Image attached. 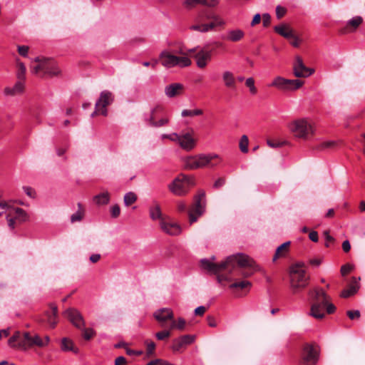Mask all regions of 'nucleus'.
<instances>
[{
  "label": "nucleus",
  "mask_w": 365,
  "mask_h": 365,
  "mask_svg": "<svg viewBox=\"0 0 365 365\" xmlns=\"http://www.w3.org/2000/svg\"><path fill=\"white\" fill-rule=\"evenodd\" d=\"M177 142L185 150H191L195 146V140L190 132L179 135V140Z\"/></svg>",
  "instance_id": "4be33fe9"
},
{
  "label": "nucleus",
  "mask_w": 365,
  "mask_h": 365,
  "mask_svg": "<svg viewBox=\"0 0 365 365\" xmlns=\"http://www.w3.org/2000/svg\"><path fill=\"white\" fill-rule=\"evenodd\" d=\"M267 145L270 148H272L281 147V146H282L284 145H286L287 143V141H274V140H269V139L267 140Z\"/></svg>",
  "instance_id": "de8ad7c7"
},
{
  "label": "nucleus",
  "mask_w": 365,
  "mask_h": 365,
  "mask_svg": "<svg viewBox=\"0 0 365 365\" xmlns=\"http://www.w3.org/2000/svg\"><path fill=\"white\" fill-rule=\"evenodd\" d=\"M218 159V155H199L188 157L185 160V166L187 169L194 170L205 166H215L217 162L213 163V160Z\"/></svg>",
  "instance_id": "9d476101"
},
{
  "label": "nucleus",
  "mask_w": 365,
  "mask_h": 365,
  "mask_svg": "<svg viewBox=\"0 0 365 365\" xmlns=\"http://www.w3.org/2000/svg\"><path fill=\"white\" fill-rule=\"evenodd\" d=\"M310 297V312L309 315L317 319L324 318L326 313L333 314L336 310V307L330 303V297L322 289L315 288L309 290Z\"/></svg>",
  "instance_id": "7ed1b4c3"
},
{
  "label": "nucleus",
  "mask_w": 365,
  "mask_h": 365,
  "mask_svg": "<svg viewBox=\"0 0 365 365\" xmlns=\"http://www.w3.org/2000/svg\"><path fill=\"white\" fill-rule=\"evenodd\" d=\"M64 314L76 328L81 329L84 327L85 321L83 317L76 309L69 308L65 311Z\"/></svg>",
  "instance_id": "f3484780"
},
{
  "label": "nucleus",
  "mask_w": 365,
  "mask_h": 365,
  "mask_svg": "<svg viewBox=\"0 0 365 365\" xmlns=\"http://www.w3.org/2000/svg\"><path fill=\"white\" fill-rule=\"evenodd\" d=\"M202 114L203 110L202 109L183 110L181 113L182 117H192L195 115H201Z\"/></svg>",
  "instance_id": "a19ab883"
},
{
  "label": "nucleus",
  "mask_w": 365,
  "mask_h": 365,
  "mask_svg": "<svg viewBox=\"0 0 365 365\" xmlns=\"http://www.w3.org/2000/svg\"><path fill=\"white\" fill-rule=\"evenodd\" d=\"M186 325V322L182 318H179L178 321H175L173 319L171 321V324L170 326V329H177L180 331H182L185 329Z\"/></svg>",
  "instance_id": "4c0bfd02"
},
{
  "label": "nucleus",
  "mask_w": 365,
  "mask_h": 365,
  "mask_svg": "<svg viewBox=\"0 0 365 365\" xmlns=\"http://www.w3.org/2000/svg\"><path fill=\"white\" fill-rule=\"evenodd\" d=\"M201 264L204 269L217 275L219 283L233 282L229 285L232 290L248 292L252 283L245 279L251 277L257 270L255 262L242 253L230 255L220 263H213L203 259Z\"/></svg>",
  "instance_id": "f257e3e1"
},
{
  "label": "nucleus",
  "mask_w": 365,
  "mask_h": 365,
  "mask_svg": "<svg viewBox=\"0 0 365 365\" xmlns=\"http://www.w3.org/2000/svg\"><path fill=\"white\" fill-rule=\"evenodd\" d=\"M353 269V267L349 264H346L341 267V274L342 276L348 274Z\"/></svg>",
  "instance_id": "603ef678"
},
{
  "label": "nucleus",
  "mask_w": 365,
  "mask_h": 365,
  "mask_svg": "<svg viewBox=\"0 0 365 365\" xmlns=\"http://www.w3.org/2000/svg\"><path fill=\"white\" fill-rule=\"evenodd\" d=\"M289 245L290 242H287L279 246L276 250L275 254L273 257V261H275L277 260V259L282 257L285 254V252H287Z\"/></svg>",
  "instance_id": "c9c22d12"
},
{
  "label": "nucleus",
  "mask_w": 365,
  "mask_h": 365,
  "mask_svg": "<svg viewBox=\"0 0 365 365\" xmlns=\"http://www.w3.org/2000/svg\"><path fill=\"white\" fill-rule=\"evenodd\" d=\"M225 183V179L223 178H220L215 181V182L214 184V187L215 188H219V187H222V185H224Z\"/></svg>",
  "instance_id": "338daca9"
},
{
  "label": "nucleus",
  "mask_w": 365,
  "mask_h": 365,
  "mask_svg": "<svg viewBox=\"0 0 365 365\" xmlns=\"http://www.w3.org/2000/svg\"><path fill=\"white\" fill-rule=\"evenodd\" d=\"M289 129L294 137L307 140L314 134L313 124L305 118L297 119L289 125Z\"/></svg>",
  "instance_id": "6e6552de"
},
{
  "label": "nucleus",
  "mask_w": 365,
  "mask_h": 365,
  "mask_svg": "<svg viewBox=\"0 0 365 365\" xmlns=\"http://www.w3.org/2000/svg\"><path fill=\"white\" fill-rule=\"evenodd\" d=\"M162 138L163 139H169L173 142H177L178 140H179V135L177 134L176 133H173L171 134H163L162 135Z\"/></svg>",
  "instance_id": "8fccbe9b"
},
{
  "label": "nucleus",
  "mask_w": 365,
  "mask_h": 365,
  "mask_svg": "<svg viewBox=\"0 0 365 365\" xmlns=\"http://www.w3.org/2000/svg\"><path fill=\"white\" fill-rule=\"evenodd\" d=\"M225 24V20L218 14L212 11L204 10L196 16L190 29L200 33H207L222 29Z\"/></svg>",
  "instance_id": "20e7f679"
},
{
  "label": "nucleus",
  "mask_w": 365,
  "mask_h": 365,
  "mask_svg": "<svg viewBox=\"0 0 365 365\" xmlns=\"http://www.w3.org/2000/svg\"><path fill=\"white\" fill-rule=\"evenodd\" d=\"M111 215L113 217L116 218L120 215V207L118 205H113L111 209Z\"/></svg>",
  "instance_id": "6e6d98bb"
},
{
  "label": "nucleus",
  "mask_w": 365,
  "mask_h": 365,
  "mask_svg": "<svg viewBox=\"0 0 365 365\" xmlns=\"http://www.w3.org/2000/svg\"><path fill=\"white\" fill-rule=\"evenodd\" d=\"M194 58L196 60L197 66L200 68H204L207 66V62L211 60V51L202 48L194 55Z\"/></svg>",
  "instance_id": "5701e85b"
},
{
  "label": "nucleus",
  "mask_w": 365,
  "mask_h": 365,
  "mask_svg": "<svg viewBox=\"0 0 365 365\" xmlns=\"http://www.w3.org/2000/svg\"><path fill=\"white\" fill-rule=\"evenodd\" d=\"M138 200L137 195L133 192H129L124 195L123 202L126 207L134 204Z\"/></svg>",
  "instance_id": "e433bc0d"
},
{
  "label": "nucleus",
  "mask_w": 365,
  "mask_h": 365,
  "mask_svg": "<svg viewBox=\"0 0 365 365\" xmlns=\"http://www.w3.org/2000/svg\"><path fill=\"white\" fill-rule=\"evenodd\" d=\"M51 309V313H47L48 322L52 328H54L57 324L56 318L58 314V308L56 305L50 304Z\"/></svg>",
  "instance_id": "72a5a7b5"
},
{
  "label": "nucleus",
  "mask_w": 365,
  "mask_h": 365,
  "mask_svg": "<svg viewBox=\"0 0 365 365\" xmlns=\"http://www.w3.org/2000/svg\"><path fill=\"white\" fill-rule=\"evenodd\" d=\"M245 36V32L241 29H233L227 31L225 39L232 41L237 42L241 41Z\"/></svg>",
  "instance_id": "c756f323"
},
{
  "label": "nucleus",
  "mask_w": 365,
  "mask_h": 365,
  "mask_svg": "<svg viewBox=\"0 0 365 365\" xmlns=\"http://www.w3.org/2000/svg\"><path fill=\"white\" fill-rule=\"evenodd\" d=\"M347 315L351 319H359L360 317V312L358 310H349L347 312Z\"/></svg>",
  "instance_id": "13d9d810"
},
{
  "label": "nucleus",
  "mask_w": 365,
  "mask_h": 365,
  "mask_svg": "<svg viewBox=\"0 0 365 365\" xmlns=\"http://www.w3.org/2000/svg\"><path fill=\"white\" fill-rule=\"evenodd\" d=\"M303 263H297L290 268V285L294 293L303 289L308 283L309 277L306 276Z\"/></svg>",
  "instance_id": "0eeeda50"
},
{
  "label": "nucleus",
  "mask_w": 365,
  "mask_h": 365,
  "mask_svg": "<svg viewBox=\"0 0 365 365\" xmlns=\"http://www.w3.org/2000/svg\"><path fill=\"white\" fill-rule=\"evenodd\" d=\"M274 31L282 37L289 39L293 37L294 31L289 25L282 24L274 27Z\"/></svg>",
  "instance_id": "bb28decb"
},
{
  "label": "nucleus",
  "mask_w": 365,
  "mask_h": 365,
  "mask_svg": "<svg viewBox=\"0 0 365 365\" xmlns=\"http://www.w3.org/2000/svg\"><path fill=\"white\" fill-rule=\"evenodd\" d=\"M260 21H261V16L259 14H257L253 17V19L251 22V26H255V25L259 24Z\"/></svg>",
  "instance_id": "69168bd1"
},
{
  "label": "nucleus",
  "mask_w": 365,
  "mask_h": 365,
  "mask_svg": "<svg viewBox=\"0 0 365 365\" xmlns=\"http://www.w3.org/2000/svg\"><path fill=\"white\" fill-rule=\"evenodd\" d=\"M207 309L204 306H200L195 309V314L197 316H202L206 312Z\"/></svg>",
  "instance_id": "0e129e2a"
},
{
  "label": "nucleus",
  "mask_w": 365,
  "mask_h": 365,
  "mask_svg": "<svg viewBox=\"0 0 365 365\" xmlns=\"http://www.w3.org/2000/svg\"><path fill=\"white\" fill-rule=\"evenodd\" d=\"M262 19H263L264 26L267 27L268 26H269V24L271 23V16L269 14H264L262 15Z\"/></svg>",
  "instance_id": "680f3d73"
},
{
  "label": "nucleus",
  "mask_w": 365,
  "mask_h": 365,
  "mask_svg": "<svg viewBox=\"0 0 365 365\" xmlns=\"http://www.w3.org/2000/svg\"><path fill=\"white\" fill-rule=\"evenodd\" d=\"M61 349L64 351H71L75 354L78 353L79 349L75 346L73 341L68 338H63L61 340Z\"/></svg>",
  "instance_id": "473e14b6"
},
{
  "label": "nucleus",
  "mask_w": 365,
  "mask_h": 365,
  "mask_svg": "<svg viewBox=\"0 0 365 365\" xmlns=\"http://www.w3.org/2000/svg\"><path fill=\"white\" fill-rule=\"evenodd\" d=\"M290 43L294 47H299L301 43V40L294 34L293 37H291V38H289Z\"/></svg>",
  "instance_id": "4d7b16f0"
},
{
  "label": "nucleus",
  "mask_w": 365,
  "mask_h": 365,
  "mask_svg": "<svg viewBox=\"0 0 365 365\" xmlns=\"http://www.w3.org/2000/svg\"><path fill=\"white\" fill-rule=\"evenodd\" d=\"M50 342L47 335L41 337L29 331H15L8 340V345L13 349L26 351L34 347L43 348Z\"/></svg>",
  "instance_id": "f03ea898"
},
{
  "label": "nucleus",
  "mask_w": 365,
  "mask_h": 365,
  "mask_svg": "<svg viewBox=\"0 0 365 365\" xmlns=\"http://www.w3.org/2000/svg\"><path fill=\"white\" fill-rule=\"evenodd\" d=\"M145 344L147 346V355L151 356L154 354L155 344L151 341H146Z\"/></svg>",
  "instance_id": "49530a36"
},
{
  "label": "nucleus",
  "mask_w": 365,
  "mask_h": 365,
  "mask_svg": "<svg viewBox=\"0 0 365 365\" xmlns=\"http://www.w3.org/2000/svg\"><path fill=\"white\" fill-rule=\"evenodd\" d=\"M245 85L250 88V91L252 94H256L257 92V88L255 86V80L253 78H248L245 81Z\"/></svg>",
  "instance_id": "c03bdc74"
},
{
  "label": "nucleus",
  "mask_w": 365,
  "mask_h": 365,
  "mask_svg": "<svg viewBox=\"0 0 365 365\" xmlns=\"http://www.w3.org/2000/svg\"><path fill=\"white\" fill-rule=\"evenodd\" d=\"M324 235L325 236V238H326V240H327V242L325 243V246L327 247H328L329 246V242H334L335 240H334V238L333 237H331L329 235V230H325L324 232Z\"/></svg>",
  "instance_id": "bf43d9fd"
},
{
  "label": "nucleus",
  "mask_w": 365,
  "mask_h": 365,
  "mask_svg": "<svg viewBox=\"0 0 365 365\" xmlns=\"http://www.w3.org/2000/svg\"><path fill=\"white\" fill-rule=\"evenodd\" d=\"M171 335L170 330H163L155 334V336L158 340H165L168 339Z\"/></svg>",
  "instance_id": "a18cd8bd"
},
{
  "label": "nucleus",
  "mask_w": 365,
  "mask_h": 365,
  "mask_svg": "<svg viewBox=\"0 0 365 365\" xmlns=\"http://www.w3.org/2000/svg\"><path fill=\"white\" fill-rule=\"evenodd\" d=\"M184 87L180 83H172L165 88V93L169 98H173L180 95L183 91Z\"/></svg>",
  "instance_id": "cd10ccee"
},
{
  "label": "nucleus",
  "mask_w": 365,
  "mask_h": 365,
  "mask_svg": "<svg viewBox=\"0 0 365 365\" xmlns=\"http://www.w3.org/2000/svg\"><path fill=\"white\" fill-rule=\"evenodd\" d=\"M78 211L73 214L71 217V222H79L81 221L84 216V209L81 203L78 204Z\"/></svg>",
  "instance_id": "58836bf2"
},
{
  "label": "nucleus",
  "mask_w": 365,
  "mask_h": 365,
  "mask_svg": "<svg viewBox=\"0 0 365 365\" xmlns=\"http://www.w3.org/2000/svg\"><path fill=\"white\" fill-rule=\"evenodd\" d=\"M6 219L8 221V225L11 229H14L16 226V220L11 216L10 214H8L6 216Z\"/></svg>",
  "instance_id": "052dcab7"
},
{
  "label": "nucleus",
  "mask_w": 365,
  "mask_h": 365,
  "mask_svg": "<svg viewBox=\"0 0 365 365\" xmlns=\"http://www.w3.org/2000/svg\"><path fill=\"white\" fill-rule=\"evenodd\" d=\"M113 100L114 96L110 91H102L96 103L95 110L91 113V117L94 118L99 114L106 116L108 115L107 107L113 103Z\"/></svg>",
  "instance_id": "9b49d317"
},
{
  "label": "nucleus",
  "mask_w": 365,
  "mask_h": 365,
  "mask_svg": "<svg viewBox=\"0 0 365 365\" xmlns=\"http://www.w3.org/2000/svg\"><path fill=\"white\" fill-rule=\"evenodd\" d=\"M304 83V82L301 80H289L281 76H277L273 80L271 86L276 87L283 91H294L301 88Z\"/></svg>",
  "instance_id": "ddd939ff"
},
{
  "label": "nucleus",
  "mask_w": 365,
  "mask_h": 365,
  "mask_svg": "<svg viewBox=\"0 0 365 365\" xmlns=\"http://www.w3.org/2000/svg\"><path fill=\"white\" fill-rule=\"evenodd\" d=\"M31 65V71L35 75H40L41 77L48 76L50 77L58 76L61 70L56 61L52 58L45 57H36Z\"/></svg>",
  "instance_id": "423d86ee"
},
{
  "label": "nucleus",
  "mask_w": 365,
  "mask_h": 365,
  "mask_svg": "<svg viewBox=\"0 0 365 365\" xmlns=\"http://www.w3.org/2000/svg\"><path fill=\"white\" fill-rule=\"evenodd\" d=\"M93 201L98 205H106L110 201V194L108 191L94 196Z\"/></svg>",
  "instance_id": "f704fd0d"
},
{
  "label": "nucleus",
  "mask_w": 365,
  "mask_h": 365,
  "mask_svg": "<svg viewBox=\"0 0 365 365\" xmlns=\"http://www.w3.org/2000/svg\"><path fill=\"white\" fill-rule=\"evenodd\" d=\"M314 69L305 66L302 58L299 56L295 57L293 73L297 78H307L314 73Z\"/></svg>",
  "instance_id": "dca6fc26"
},
{
  "label": "nucleus",
  "mask_w": 365,
  "mask_h": 365,
  "mask_svg": "<svg viewBox=\"0 0 365 365\" xmlns=\"http://www.w3.org/2000/svg\"><path fill=\"white\" fill-rule=\"evenodd\" d=\"M359 289V285L356 277L351 278V283L349 285V289H344L340 296L343 298H348L354 295Z\"/></svg>",
  "instance_id": "2f4dec72"
},
{
  "label": "nucleus",
  "mask_w": 365,
  "mask_h": 365,
  "mask_svg": "<svg viewBox=\"0 0 365 365\" xmlns=\"http://www.w3.org/2000/svg\"><path fill=\"white\" fill-rule=\"evenodd\" d=\"M127 360L124 356H118L115 360V365H127Z\"/></svg>",
  "instance_id": "e2e57ef3"
},
{
  "label": "nucleus",
  "mask_w": 365,
  "mask_h": 365,
  "mask_svg": "<svg viewBox=\"0 0 365 365\" xmlns=\"http://www.w3.org/2000/svg\"><path fill=\"white\" fill-rule=\"evenodd\" d=\"M363 19L361 16H355L347 21L346 25L341 28L339 32L341 34H345L348 33H352L355 31L357 28L362 24Z\"/></svg>",
  "instance_id": "b1692460"
},
{
  "label": "nucleus",
  "mask_w": 365,
  "mask_h": 365,
  "mask_svg": "<svg viewBox=\"0 0 365 365\" xmlns=\"http://www.w3.org/2000/svg\"><path fill=\"white\" fill-rule=\"evenodd\" d=\"M194 184V180L192 178L180 174L168 185V189L175 195L183 196L188 192Z\"/></svg>",
  "instance_id": "1a4fd4ad"
},
{
  "label": "nucleus",
  "mask_w": 365,
  "mask_h": 365,
  "mask_svg": "<svg viewBox=\"0 0 365 365\" xmlns=\"http://www.w3.org/2000/svg\"><path fill=\"white\" fill-rule=\"evenodd\" d=\"M159 61L166 68L187 67L192 63L191 60L186 56L185 49L182 48L174 53L168 50H163L159 55Z\"/></svg>",
  "instance_id": "39448f33"
},
{
  "label": "nucleus",
  "mask_w": 365,
  "mask_h": 365,
  "mask_svg": "<svg viewBox=\"0 0 365 365\" xmlns=\"http://www.w3.org/2000/svg\"><path fill=\"white\" fill-rule=\"evenodd\" d=\"M25 193L31 198L36 197V191L31 187H23Z\"/></svg>",
  "instance_id": "5fc2aeb1"
},
{
  "label": "nucleus",
  "mask_w": 365,
  "mask_h": 365,
  "mask_svg": "<svg viewBox=\"0 0 365 365\" xmlns=\"http://www.w3.org/2000/svg\"><path fill=\"white\" fill-rule=\"evenodd\" d=\"M153 317L160 323L161 327L166 328V322L168 320H173V312L169 309H161L156 311L153 314Z\"/></svg>",
  "instance_id": "6ab92c4d"
},
{
  "label": "nucleus",
  "mask_w": 365,
  "mask_h": 365,
  "mask_svg": "<svg viewBox=\"0 0 365 365\" xmlns=\"http://www.w3.org/2000/svg\"><path fill=\"white\" fill-rule=\"evenodd\" d=\"M319 353L316 348L311 344L303 346L299 364L300 365H316L318 361Z\"/></svg>",
  "instance_id": "f8f14e48"
},
{
  "label": "nucleus",
  "mask_w": 365,
  "mask_h": 365,
  "mask_svg": "<svg viewBox=\"0 0 365 365\" xmlns=\"http://www.w3.org/2000/svg\"><path fill=\"white\" fill-rule=\"evenodd\" d=\"M164 109L160 106H157L150 112L148 122L150 125L160 128L168 125L169 118L163 115Z\"/></svg>",
  "instance_id": "2eb2a0df"
},
{
  "label": "nucleus",
  "mask_w": 365,
  "mask_h": 365,
  "mask_svg": "<svg viewBox=\"0 0 365 365\" xmlns=\"http://www.w3.org/2000/svg\"><path fill=\"white\" fill-rule=\"evenodd\" d=\"M150 217L153 220H159L160 224L164 222L168 217L162 213L160 205L158 202H154L149 208Z\"/></svg>",
  "instance_id": "393cba45"
},
{
  "label": "nucleus",
  "mask_w": 365,
  "mask_h": 365,
  "mask_svg": "<svg viewBox=\"0 0 365 365\" xmlns=\"http://www.w3.org/2000/svg\"><path fill=\"white\" fill-rule=\"evenodd\" d=\"M25 90V83L16 81L12 87L7 86L4 88V94L6 96L14 97L24 94Z\"/></svg>",
  "instance_id": "aec40b11"
},
{
  "label": "nucleus",
  "mask_w": 365,
  "mask_h": 365,
  "mask_svg": "<svg viewBox=\"0 0 365 365\" xmlns=\"http://www.w3.org/2000/svg\"><path fill=\"white\" fill-rule=\"evenodd\" d=\"M29 51V47L28 46H18L17 51L19 54L23 57H27L28 53Z\"/></svg>",
  "instance_id": "09e8293b"
},
{
  "label": "nucleus",
  "mask_w": 365,
  "mask_h": 365,
  "mask_svg": "<svg viewBox=\"0 0 365 365\" xmlns=\"http://www.w3.org/2000/svg\"><path fill=\"white\" fill-rule=\"evenodd\" d=\"M205 192H200L195 198V202L192 207L188 210V217L190 224L196 222L204 212V205L202 200L205 198Z\"/></svg>",
  "instance_id": "4468645a"
},
{
  "label": "nucleus",
  "mask_w": 365,
  "mask_h": 365,
  "mask_svg": "<svg viewBox=\"0 0 365 365\" xmlns=\"http://www.w3.org/2000/svg\"><path fill=\"white\" fill-rule=\"evenodd\" d=\"M222 81L225 86L230 89H235L236 88V81L234 74L229 71H225L222 73Z\"/></svg>",
  "instance_id": "7c9ffc66"
},
{
  "label": "nucleus",
  "mask_w": 365,
  "mask_h": 365,
  "mask_svg": "<svg viewBox=\"0 0 365 365\" xmlns=\"http://www.w3.org/2000/svg\"><path fill=\"white\" fill-rule=\"evenodd\" d=\"M16 215L13 217L16 220H18L19 222H23L27 219L26 212L21 208L16 207L14 209Z\"/></svg>",
  "instance_id": "ea45409f"
},
{
  "label": "nucleus",
  "mask_w": 365,
  "mask_h": 365,
  "mask_svg": "<svg viewBox=\"0 0 365 365\" xmlns=\"http://www.w3.org/2000/svg\"><path fill=\"white\" fill-rule=\"evenodd\" d=\"M163 364H165V360H163L160 359H157L150 361L146 365H163Z\"/></svg>",
  "instance_id": "774afa93"
},
{
  "label": "nucleus",
  "mask_w": 365,
  "mask_h": 365,
  "mask_svg": "<svg viewBox=\"0 0 365 365\" xmlns=\"http://www.w3.org/2000/svg\"><path fill=\"white\" fill-rule=\"evenodd\" d=\"M16 71L15 73L16 78L18 81L26 82V68L24 63L21 61L19 58H16Z\"/></svg>",
  "instance_id": "c85d7f7f"
},
{
  "label": "nucleus",
  "mask_w": 365,
  "mask_h": 365,
  "mask_svg": "<svg viewBox=\"0 0 365 365\" xmlns=\"http://www.w3.org/2000/svg\"><path fill=\"white\" fill-rule=\"evenodd\" d=\"M286 12L287 10L284 7H282L280 6H277L276 16L279 19H282L285 15Z\"/></svg>",
  "instance_id": "864d4df0"
},
{
  "label": "nucleus",
  "mask_w": 365,
  "mask_h": 365,
  "mask_svg": "<svg viewBox=\"0 0 365 365\" xmlns=\"http://www.w3.org/2000/svg\"><path fill=\"white\" fill-rule=\"evenodd\" d=\"M219 1L220 0H184L182 4L187 9H192L198 4L212 8L215 7Z\"/></svg>",
  "instance_id": "412c9836"
},
{
  "label": "nucleus",
  "mask_w": 365,
  "mask_h": 365,
  "mask_svg": "<svg viewBox=\"0 0 365 365\" xmlns=\"http://www.w3.org/2000/svg\"><path fill=\"white\" fill-rule=\"evenodd\" d=\"M248 144L249 140L247 136L245 135H242L240 141V148L242 153H247Z\"/></svg>",
  "instance_id": "79ce46f5"
},
{
  "label": "nucleus",
  "mask_w": 365,
  "mask_h": 365,
  "mask_svg": "<svg viewBox=\"0 0 365 365\" xmlns=\"http://www.w3.org/2000/svg\"><path fill=\"white\" fill-rule=\"evenodd\" d=\"M161 230L170 235H178L180 233V227L178 225L172 223L169 218L162 222L160 225Z\"/></svg>",
  "instance_id": "a878e982"
},
{
  "label": "nucleus",
  "mask_w": 365,
  "mask_h": 365,
  "mask_svg": "<svg viewBox=\"0 0 365 365\" xmlns=\"http://www.w3.org/2000/svg\"><path fill=\"white\" fill-rule=\"evenodd\" d=\"M336 145V143L335 141H327L322 143L319 146V149H325V148H332L335 147Z\"/></svg>",
  "instance_id": "3c124183"
},
{
  "label": "nucleus",
  "mask_w": 365,
  "mask_h": 365,
  "mask_svg": "<svg viewBox=\"0 0 365 365\" xmlns=\"http://www.w3.org/2000/svg\"><path fill=\"white\" fill-rule=\"evenodd\" d=\"M82 336L85 340H90L95 335V331L91 328H82Z\"/></svg>",
  "instance_id": "37998d69"
},
{
  "label": "nucleus",
  "mask_w": 365,
  "mask_h": 365,
  "mask_svg": "<svg viewBox=\"0 0 365 365\" xmlns=\"http://www.w3.org/2000/svg\"><path fill=\"white\" fill-rule=\"evenodd\" d=\"M195 336L194 335H183L173 341L172 349L175 352H180L187 345L191 344L195 341Z\"/></svg>",
  "instance_id": "a211bd4d"
}]
</instances>
